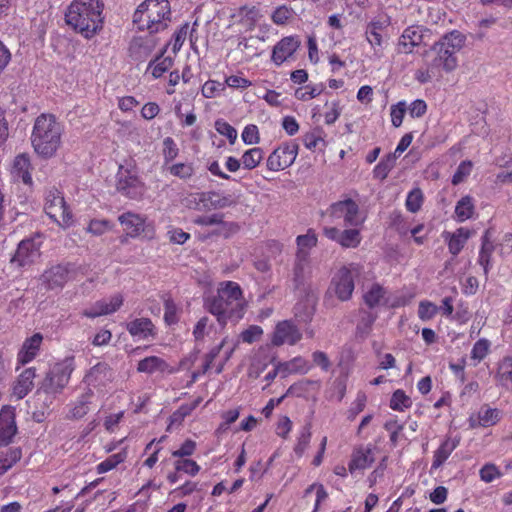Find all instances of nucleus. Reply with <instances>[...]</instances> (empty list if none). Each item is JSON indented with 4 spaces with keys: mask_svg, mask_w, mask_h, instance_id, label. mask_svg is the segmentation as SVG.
Listing matches in <instances>:
<instances>
[{
    "mask_svg": "<svg viewBox=\"0 0 512 512\" xmlns=\"http://www.w3.org/2000/svg\"><path fill=\"white\" fill-rule=\"evenodd\" d=\"M466 36L459 30H452L444 34L431 46L435 53L434 58L425 66L420 67L414 73V79L420 84L431 82L441 77V70L451 73L458 67L457 54L463 49Z\"/></svg>",
    "mask_w": 512,
    "mask_h": 512,
    "instance_id": "obj_1",
    "label": "nucleus"
},
{
    "mask_svg": "<svg viewBox=\"0 0 512 512\" xmlns=\"http://www.w3.org/2000/svg\"><path fill=\"white\" fill-rule=\"evenodd\" d=\"M204 305L221 326H225L229 320H241L246 309L242 289L234 281L221 282L216 295L207 298Z\"/></svg>",
    "mask_w": 512,
    "mask_h": 512,
    "instance_id": "obj_2",
    "label": "nucleus"
},
{
    "mask_svg": "<svg viewBox=\"0 0 512 512\" xmlns=\"http://www.w3.org/2000/svg\"><path fill=\"white\" fill-rule=\"evenodd\" d=\"M104 4L101 0H73L65 13L67 25L90 39L103 26Z\"/></svg>",
    "mask_w": 512,
    "mask_h": 512,
    "instance_id": "obj_3",
    "label": "nucleus"
},
{
    "mask_svg": "<svg viewBox=\"0 0 512 512\" xmlns=\"http://www.w3.org/2000/svg\"><path fill=\"white\" fill-rule=\"evenodd\" d=\"M63 124L50 113H42L33 124L30 140L34 152L41 158L56 155L62 143Z\"/></svg>",
    "mask_w": 512,
    "mask_h": 512,
    "instance_id": "obj_4",
    "label": "nucleus"
},
{
    "mask_svg": "<svg viewBox=\"0 0 512 512\" xmlns=\"http://www.w3.org/2000/svg\"><path fill=\"white\" fill-rule=\"evenodd\" d=\"M171 6L168 0H144L133 14L138 30L156 34L166 30L171 23Z\"/></svg>",
    "mask_w": 512,
    "mask_h": 512,
    "instance_id": "obj_5",
    "label": "nucleus"
},
{
    "mask_svg": "<svg viewBox=\"0 0 512 512\" xmlns=\"http://www.w3.org/2000/svg\"><path fill=\"white\" fill-rule=\"evenodd\" d=\"M359 263H348L339 267L332 276L327 295H335L340 301H348L355 289L354 280L362 273Z\"/></svg>",
    "mask_w": 512,
    "mask_h": 512,
    "instance_id": "obj_6",
    "label": "nucleus"
},
{
    "mask_svg": "<svg viewBox=\"0 0 512 512\" xmlns=\"http://www.w3.org/2000/svg\"><path fill=\"white\" fill-rule=\"evenodd\" d=\"M75 369L74 357H66L55 363L40 382L38 392L56 395L69 383L72 372Z\"/></svg>",
    "mask_w": 512,
    "mask_h": 512,
    "instance_id": "obj_7",
    "label": "nucleus"
},
{
    "mask_svg": "<svg viewBox=\"0 0 512 512\" xmlns=\"http://www.w3.org/2000/svg\"><path fill=\"white\" fill-rule=\"evenodd\" d=\"M412 295L404 293L392 294L379 283H373L367 287L363 294L364 303L370 308H399L407 305Z\"/></svg>",
    "mask_w": 512,
    "mask_h": 512,
    "instance_id": "obj_8",
    "label": "nucleus"
},
{
    "mask_svg": "<svg viewBox=\"0 0 512 512\" xmlns=\"http://www.w3.org/2000/svg\"><path fill=\"white\" fill-rule=\"evenodd\" d=\"M116 189L130 199L142 197L145 191L144 183L138 176L137 169L132 164L119 165L116 174Z\"/></svg>",
    "mask_w": 512,
    "mask_h": 512,
    "instance_id": "obj_9",
    "label": "nucleus"
},
{
    "mask_svg": "<svg viewBox=\"0 0 512 512\" xmlns=\"http://www.w3.org/2000/svg\"><path fill=\"white\" fill-rule=\"evenodd\" d=\"M44 208L46 214L60 227L68 228L73 224V215L58 189L47 190Z\"/></svg>",
    "mask_w": 512,
    "mask_h": 512,
    "instance_id": "obj_10",
    "label": "nucleus"
},
{
    "mask_svg": "<svg viewBox=\"0 0 512 512\" xmlns=\"http://www.w3.org/2000/svg\"><path fill=\"white\" fill-rule=\"evenodd\" d=\"M327 214L333 221L343 220L347 227H359L366 219L359 205L350 198L332 203L327 209Z\"/></svg>",
    "mask_w": 512,
    "mask_h": 512,
    "instance_id": "obj_11",
    "label": "nucleus"
},
{
    "mask_svg": "<svg viewBox=\"0 0 512 512\" xmlns=\"http://www.w3.org/2000/svg\"><path fill=\"white\" fill-rule=\"evenodd\" d=\"M115 378V372L109 364L99 362L92 366L84 377L88 389L96 390L99 394H105L106 386Z\"/></svg>",
    "mask_w": 512,
    "mask_h": 512,
    "instance_id": "obj_12",
    "label": "nucleus"
},
{
    "mask_svg": "<svg viewBox=\"0 0 512 512\" xmlns=\"http://www.w3.org/2000/svg\"><path fill=\"white\" fill-rule=\"evenodd\" d=\"M391 21L388 16H378L373 18L365 28V38L370 44L374 54L381 56L384 49V32L390 26Z\"/></svg>",
    "mask_w": 512,
    "mask_h": 512,
    "instance_id": "obj_13",
    "label": "nucleus"
},
{
    "mask_svg": "<svg viewBox=\"0 0 512 512\" xmlns=\"http://www.w3.org/2000/svg\"><path fill=\"white\" fill-rule=\"evenodd\" d=\"M427 29L422 25H410L406 27L396 44V51L399 54H410L421 45L424 33Z\"/></svg>",
    "mask_w": 512,
    "mask_h": 512,
    "instance_id": "obj_14",
    "label": "nucleus"
},
{
    "mask_svg": "<svg viewBox=\"0 0 512 512\" xmlns=\"http://www.w3.org/2000/svg\"><path fill=\"white\" fill-rule=\"evenodd\" d=\"M323 234L326 238L336 242L342 248H356L360 245L362 236L356 227L340 230L336 227H324Z\"/></svg>",
    "mask_w": 512,
    "mask_h": 512,
    "instance_id": "obj_15",
    "label": "nucleus"
},
{
    "mask_svg": "<svg viewBox=\"0 0 512 512\" xmlns=\"http://www.w3.org/2000/svg\"><path fill=\"white\" fill-rule=\"evenodd\" d=\"M297 157V146L283 144L276 148L267 159V168L270 171H280L291 166Z\"/></svg>",
    "mask_w": 512,
    "mask_h": 512,
    "instance_id": "obj_16",
    "label": "nucleus"
},
{
    "mask_svg": "<svg viewBox=\"0 0 512 512\" xmlns=\"http://www.w3.org/2000/svg\"><path fill=\"white\" fill-rule=\"evenodd\" d=\"M302 338L301 331L289 320L279 322L273 332L271 342L274 346L295 345Z\"/></svg>",
    "mask_w": 512,
    "mask_h": 512,
    "instance_id": "obj_17",
    "label": "nucleus"
},
{
    "mask_svg": "<svg viewBox=\"0 0 512 512\" xmlns=\"http://www.w3.org/2000/svg\"><path fill=\"white\" fill-rule=\"evenodd\" d=\"M301 45L298 36H287L278 41L272 50L271 60L276 66H281L291 59Z\"/></svg>",
    "mask_w": 512,
    "mask_h": 512,
    "instance_id": "obj_18",
    "label": "nucleus"
},
{
    "mask_svg": "<svg viewBox=\"0 0 512 512\" xmlns=\"http://www.w3.org/2000/svg\"><path fill=\"white\" fill-rule=\"evenodd\" d=\"M123 304V297L115 294L110 298L101 299L95 302L91 307L82 311V315L87 318H96L116 312Z\"/></svg>",
    "mask_w": 512,
    "mask_h": 512,
    "instance_id": "obj_19",
    "label": "nucleus"
},
{
    "mask_svg": "<svg viewBox=\"0 0 512 512\" xmlns=\"http://www.w3.org/2000/svg\"><path fill=\"white\" fill-rule=\"evenodd\" d=\"M17 433L15 411L11 406H3L0 410V446L10 444Z\"/></svg>",
    "mask_w": 512,
    "mask_h": 512,
    "instance_id": "obj_20",
    "label": "nucleus"
},
{
    "mask_svg": "<svg viewBox=\"0 0 512 512\" xmlns=\"http://www.w3.org/2000/svg\"><path fill=\"white\" fill-rule=\"evenodd\" d=\"M374 461V448L372 445L356 447L351 454L348 470L351 474L357 471H364L369 468Z\"/></svg>",
    "mask_w": 512,
    "mask_h": 512,
    "instance_id": "obj_21",
    "label": "nucleus"
},
{
    "mask_svg": "<svg viewBox=\"0 0 512 512\" xmlns=\"http://www.w3.org/2000/svg\"><path fill=\"white\" fill-rule=\"evenodd\" d=\"M156 39L149 36H135L129 44V55L135 61H145L156 47Z\"/></svg>",
    "mask_w": 512,
    "mask_h": 512,
    "instance_id": "obj_22",
    "label": "nucleus"
},
{
    "mask_svg": "<svg viewBox=\"0 0 512 512\" xmlns=\"http://www.w3.org/2000/svg\"><path fill=\"white\" fill-rule=\"evenodd\" d=\"M42 341L43 336L41 333H35L31 337L25 339L17 354V364L25 365L33 361L39 354ZM18 367L19 366H17V368Z\"/></svg>",
    "mask_w": 512,
    "mask_h": 512,
    "instance_id": "obj_23",
    "label": "nucleus"
},
{
    "mask_svg": "<svg viewBox=\"0 0 512 512\" xmlns=\"http://www.w3.org/2000/svg\"><path fill=\"white\" fill-rule=\"evenodd\" d=\"M39 255V245L34 240L26 239L19 243L13 261L25 266L34 262Z\"/></svg>",
    "mask_w": 512,
    "mask_h": 512,
    "instance_id": "obj_24",
    "label": "nucleus"
},
{
    "mask_svg": "<svg viewBox=\"0 0 512 512\" xmlns=\"http://www.w3.org/2000/svg\"><path fill=\"white\" fill-rule=\"evenodd\" d=\"M502 415V411L498 408L483 405L477 412L476 419L470 418V426L473 428L477 426L484 428L494 426L501 420Z\"/></svg>",
    "mask_w": 512,
    "mask_h": 512,
    "instance_id": "obj_25",
    "label": "nucleus"
},
{
    "mask_svg": "<svg viewBox=\"0 0 512 512\" xmlns=\"http://www.w3.org/2000/svg\"><path fill=\"white\" fill-rule=\"evenodd\" d=\"M42 279L48 289H61L69 280L68 268L63 265L53 266L44 272V274L42 275Z\"/></svg>",
    "mask_w": 512,
    "mask_h": 512,
    "instance_id": "obj_26",
    "label": "nucleus"
},
{
    "mask_svg": "<svg viewBox=\"0 0 512 512\" xmlns=\"http://www.w3.org/2000/svg\"><path fill=\"white\" fill-rule=\"evenodd\" d=\"M35 377L36 371L33 367L26 368L19 374L13 385V395L18 400L23 399L32 390Z\"/></svg>",
    "mask_w": 512,
    "mask_h": 512,
    "instance_id": "obj_27",
    "label": "nucleus"
},
{
    "mask_svg": "<svg viewBox=\"0 0 512 512\" xmlns=\"http://www.w3.org/2000/svg\"><path fill=\"white\" fill-rule=\"evenodd\" d=\"M127 331L137 340H145L155 335V326L149 318H137L126 325Z\"/></svg>",
    "mask_w": 512,
    "mask_h": 512,
    "instance_id": "obj_28",
    "label": "nucleus"
},
{
    "mask_svg": "<svg viewBox=\"0 0 512 512\" xmlns=\"http://www.w3.org/2000/svg\"><path fill=\"white\" fill-rule=\"evenodd\" d=\"M118 220L130 237H137L145 229V219L139 214L126 212L121 214Z\"/></svg>",
    "mask_w": 512,
    "mask_h": 512,
    "instance_id": "obj_29",
    "label": "nucleus"
},
{
    "mask_svg": "<svg viewBox=\"0 0 512 512\" xmlns=\"http://www.w3.org/2000/svg\"><path fill=\"white\" fill-rule=\"evenodd\" d=\"M11 173L15 180L22 181L27 185L32 184L29 157L25 154L16 156L12 165Z\"/></svg>",
    "mask_w": 512,
    "mask_h": 512,
    "instance_id": "obj_30",
    "label": "nucleus"
},
{
    "mask_svg": "<svg viewBox=\"0 0 512 512\" xmlns=\"http://www.w3.org/2000/svg\"><path fill=\"white\" fill-rule=\"evenodd\" d=\"M497 386L512 391V357L506 356L499 363L495 374Z\"/></svg>",
    "mask_w": 512,
    "mask_h": 512,
    "instance_id": "obj_31",
    "label": "nucleus"
},
{
    "mask_svg": "<svg viewBox=\"0 0 512 512\" xmlns=\"http://www.w3.org/2000/svg\"><path fill=\"white\" fill-rule=\"evenodd\" d=\"M460 440L458 438L447 437L438 449L434 452L432 469H438L449 458L451 453L458 447Z\"/></svg>",
    "mask_w": 512,
    "mask_h": 512,
    "instance_id": "obj_32",
    "label": "nucleus"
},
{
    "mask_svg": "<svg viewBox=\"0 0 512 512\" xmlns=\"http://www.w3.org/2000/svg\"><path fill=\"white\" fill-rule=\"evenodd\" d=\"M470 236V230L464 227L458 228L454 233H446L445 239L448 241L449 252L453 256L458 255L464 248Z\"/></svg>",
    "mask_w": 512,
    "mask_h": 512,
    "instance_id": "obj_33",
    "label": "nucleus"
},
{
    "mask_svg": "<svg viewBox=\"0 0 512 512\" xmlns=\"http://www.w3.org/2000/svg\"><path fill=\"white\" fill-rule=\"evenodd\" d=\"M93 397L94 391L92 389H87L75 402L71 404L68 417L71 419H80L84 417L89 411V404L92 402Z\"/></svg>",
    "mask_w": 512,
    "mask_h": 512,
    "instance_id": "obj_34",
    "label": "nucleus"
},
{
    "mask_svg": "<svg viewBox=\"0 0 512 512\" xmlns=\"http://www.w3.org/2000/svg\"><path fill=\"white\" fill-rule=\"evenodd\" d=\"M310 273V257H306L305 254H296L293 267V281L296 287L303 285Z\"/></svg>",
    "mask_w": 512,
    "mask_h": 512,
    "instance_id": "obj_35",
    "label": "nucleus"
},
{
    "mask_svg": "<svg viewBox=\"0 0 512 512\" xmlns=\"http://www.w3.org/2000/svg\"><path fill=\"white\" fill-rule=\"evenodd\" d=\"M168 368L167 362L158 356H148L140 360L137 365V371L140 373L153 374L155 372H164Z\"/></svg>",
    "mask_w": 512,
    "mask_h": 512,
    "instance_id": "obj_36",
    "label": "nucleus"
},
{
    "mask_svg": "<svg viewBox=\"0 0 512 512\" xmlns=\"http://www.w3.org/2000/svg\"><path fill=\"white\" fill-rule=\"evenodd\" d=\"M261 14L255 6H242L233 14V18L243 25L252 28L260 19Z\"/></svg>",
    "mask_w": 512,
    "mask_h": 512,
    "instance_id": "obj_37",
    "label": "nucleus"
},
{
    "mask_svg": "<svg viewBox=\"0 0 512 512\" xmlns=\"http://www.w3.org/2000/svg\"><path fill=\"white\" fill-rule=\"evenodd\" d=\"M454 213H455V219L458 222H464V221L472 218L475 213L474 199L469 195L462 197L456 203Z\"/></svg>",
    "mask_w": 512,
    "mask_h": 512,
    "instance_id": "obj_38",
    "label": "nucleus"
},
{
    "mask_svg": "<svg viewBox=\"0 0 512 512\" xmlns=\"http://www.w3.org/2000/svg\"><path fill=\"white\" fill-rule=\"evenodd\" d=\"M281 367L284 369V377L289 374H306L310 369V363L301 356L294 357L293 359L282 362Z\"/></svg>",
    "mask_w": 512,
    "mask_h": 512,
    "instance_id": "obj_39",
    "label": "nucleus"
},
{
    "mask_svg": "<svg viewBox=\"0 0 512 512\" xmlns=\"http://www.w3.org/2000/svg\"><path fill=\"white\" fill-rule=\"evenodd\" d=\"M318 237L313 229H308L306 234L298 235L296 238V254H305L309 257V251L317 245Z\"/></svg>",
    "mask_w": 512,
    "mask_h": 512,
    "instance_id": "obj_40",
    "label": "nucleus"
},
{
    "mask_svg": "<svg viewBox=\"0 0 512 512\" xmlns=\"http://www.w3.org/2000/svg\"><path fill=\"white\" fill-rule=\"evenodd\" d=\"M22 457L20 448H10L0 455V477L12 468Z\"/></svg>",
    "mask_w": 512,
    "mask_h": 512,
    "instance_id": "obj_41",
    "label": "nucleus"
},
{
    "mask_svg": "<svg viewBox=\"0 0 512 512\" xmlns=\"http://www.w3.org/2000/svg\"><path fill=\"white\" fill-rule=\"evenodd\" d=\"M263 157V150L259 147H254L244 152L241 162L245 169L252 170L261 163Z\"/></svg>",
    "mask_w": 512,
    "mask_h": 512,
    "instance_id": "obj_42",
    "label": "nucleus"
},
{
    "mask_svg": "<svg viewBox=\"0 0 512 512\" xmlns=\"http://www.w3.org/2000/svg\"><path fill=\"white\" fill-rule=\"evenodd\" d=\"M172 66L173 60L171 57H157L149 63L147 71H150L153 78L157 79L167 72Z\"/></svg>",
    "mask_w": 512,
    "mask_h": 512,
    "instance_id": "obj_43",
    "label": "nucleus"
},
{
    "mask_svg": "<svg viewBox=\"0 0 512 512\" xmlns=\"http://www.w3.org/2000/svg\"><path fill=\"white\" fill-rule=\"evenodd\" d=\"M389 406L394 411L403 412L412 406V400L404 390L397 389L391 396Z\"/></svg>",
    "mask_w": 512,
    "mask_h": 512,
    "instance_id": "obj_44",
    "label": "nucleus"
},
{
    "mask_svg": "<svg viewBox=\"0 0 512 512\" xmlns=\"http://www.w3.org/2000/svg\"><path fill=\"white\" fill-rule=\"evenodd\" d=\"M423 201V192L420 188L416 187L408 193L405 201V207L409 212L416 213L421 209Z\"/></svg>",
    "mask_w": 512,
    "mask_h": 512,
    "instance_id": "obj_45",
    "label": "nucleus"
},
{
    "mask_svg": "<svg viewBox=\"0 0 512 512\" xmlns=\"http://www.w3.org/2000/svg\"><path fill=\"white\" fill-rule=\"evenodd\" d=\"M311 439V426L310 424L304 425L297 437V442L294 447V452L298 457H301L307 449Z\"/></svg>",
    "mask_w": 512,
    "mask_h": 512,
    "instance_id": "obj_46",
    "label": "nucleus"
},
{
    "mask_svg": "<svg viewBox=\"0 0 512 512\" xmlns=\"http://www.w3.org/2000/svg\"><path fill=\"white\" fill-rule=\"evenodd\" d=\"M213 328V323H211L209 317L203 316L201 317L193 328V336L195 341L201 342L204 338L209 335L210 331Z\"/></svg>",
    "mask_w": 512,
    "mask_h": 512,
    "instance_id": "obj_47",
    "label": "nucleus"
},
{
    "mask_svg": "<svg viewBox=\"0 0 512 512\" xmlns=\"http://www.w3.org/2000/svg\"><path fill=\"white\" fill-rule=\"evenodd\" d=\"M167 170L172 176L182 180L189 179L194 174V166L192 163H175L170 165Z\"/></svg>",
    "mask_w": 512,
    "mask_h": 512,
    "instance_id": "obj_48",
    "label": "nucleus"
},
{
    "mask_svg": "<svg viewBox=\"0 0 512 512\" xmlns=\"http://www.w3.org/2000/svg\"><path fill=\"white\" fill-rule=\"evenodd\" d=\"M213 209H223L234 206L238 203V196L234 194H224L212 191Z\"/></svg>",
    "mask_w": 512,
    "mask_h": 512,
    "instance_id": "obj_49",
    "label": "nucleus"
},
{
    "mask_svg": "<svg viewBox=\"0 0 512 512\" xmlns=\"http://www.w3.org/2000/svg\"><path fill=\"white\" fill-rule=\"evenodd\" d=\"M125 460V455L123 453H116L109 456L104 461L100 462L96 466V471L98 474H103L113 470L117 465L122 463Z\"/></svg>",
    "mask_w": 512,
    "mask_h": 512,
    "instance_id": "obj_50",
    "label": "nucleus"
},
{
    "mask_svg": "<svg viewBox=\"0 0 512 512\" xmlns=\"http://www.w3.org/2000/svg\"><path fill=\"white\" fill-rule=\"evenodd\" d=\"M323 92L322 85H307L295 91V97L301 101H309Z\"/></svg>",
    "mask_w": 512,
    "mask_h": 512,
    "instance_id": "obj_51",
    "label": "nucleus"
},
{
    "mask_svg": "<svg viewBox=\"0 0 512 512\" xmlns=\"http://www.w3.org/2000/svg\"><path fill=\"white\" fill-rule=\"evenodd\" d=\"M439 312V307L428 300H422L418 306V317L422 321L431 320Z\"/></svg>",
    "mask_w": 512,
    "mask_h": 512,
    "instance_id": "obj_52",
    "label": "nucleus"
},
{
    "mask_svg": "<svg viewBox=\"0 0 512 512\" xmlns=\"http://www.w3.org/2000/svg\"><path fill=\"white\" fill-rule=\"evenodd\" d=\"M174 467L177 472H184L190 476H196L201 469L196 461L188 458L175 461Z\"/></svg>",
    "mask_w": 512,
    "mask_h": 512,
    "instance_id": "obj_53",
    "label": "nucleus"
},
{
    "mask_svg": "<svg viewBox=\"0 0 512 512\" xmlns=\"http://www.w3.org/2000/svg\"><path fill=\"white\" fill-rule=\"evenodd\" d=\"M489 348L490 342L486 339H479L475 342L471 350V359L475 361V365L487 356Z\"/></svg>",
    "mask_w": 512,
    "mask_h": 512,
    "instance_id": "obj_54",
    "label": "nucleus"
},
{
    "mask_svg": "<svg viewBox=\"0 0 512 512\" xmlns=\"http://www.w3.org/2000/svg\"><path fill=\"white\" fill-rule=\"evenodd\" d=\"M294 16V11L292 8L282 5L277 7L271 16V19L276 25H284L288 23L290 19Z\"/></svg>",
    "mask_w": 512,
    "mask_h": 512,
    "instance_id": "obj_55",
    "label": "nucleus"
},
{
    "mask_svg": "<svg viewBox=\"0 0 512 512\" xmlns=\"http://www.w3.org/2000/svg\"><path fill=\"white\" fill-rule=\"evenodd\" d=\"M113 223L106 219H93L90 221L87 231L95 236H100L113 228Z\"/></svg>",
    "mask_w": 512,
    "mask_h": 512,
    "instance_id": "obj_56",
    "label": "nucleus"
},
{
    "mask_svg": "<svg viewBox=\"0 0 512 512\" xmlns=\"http://www.w3.org/2000/svg\"><path fill=\"white\" fill-rule=\"evenodd\" d=\"M215 129L219 134L225 136L230 144H234L237 139V130L232 125L223 119H218L215 121Z\"/></svg>",
    "mask_w": 512,
    "mask_h": 512,
    "instance_id": "obj_57",
    "label": "nucleus"
},
{
    "mask_svg": "<svg viewBox=\"0 0 512 512\" xmlns=\"http://www.w3.org/2000/svg\"><path fill=\"white\" fill-rule=\"evenodd\" d=\"M193 199L198 200L197 206H191L198 211H210L213 209V196L211 192H200L193 194Z\"/></svg>",
    "mask_w": 512,
    "mask_h": 512,
    "instance_id": "obj_58",
    "label": "nucleus"
},
{
    "mask_svg": "<svg viewBox=\"0 0 512 512\" xmlns=\"http://www.w3.org/2000/svg\"><path fill=\"white\" fill-rule=\"evenodd\" d=\"M366 402H367V396H366L365 392L358 391L355 400L352 402V404L347 412L348 419L354 420L356 418V416L364 410V408L366 406Z\"/></svg>",
    "mask_w": 512,
    "mask_h": 512,
    "instance_id": "obj_59",
    "label": "nucleus"
},
{
    "mask_svg": "<svg viewBox=\"0 0 512 512\" xmlns=\"http://www.w3.org/2000/svg\"><path fill=\"white\" fill-rule=\"evenodd\" d=\"M179 154V149L174 139L166 137L163 140V158L164 163L167 165L172 162Z\"/></svg>",
    "mask_w": 512,
    "mask_h": 512,
    "instance_id": "obj_60",
    "label": "nucleus"
},
{
    "mask_svg": "<svg viewBox=\"0 0 512 512\" xmlns=\"http://www.w3.org/2000/svg\"><path fill=\"white\" fill-rule=\"evenodd\" d=\"M225 90V84L215 80H208L204 83L201 93L205 98H214Z\"/></svg>",
    "mask_w": 512,
    "mask_h": 512,
    "instance_id": "obj_61",
    "label": "nucleus"
},
{
    "mask_svg": "<svg viewBox=\"0 0 512 512\" xmlns=\"http://www.w3.org/2000/svg\"><path fill=\"white\" fill-rule=\"evenodd\" d=\"M472 167L473 164L470 160L462 161L452 177V184L458 185L462 183L470 175Z\"/></svg>",
    "mask_w": 512,
    "mask_h": 512,
    "instance_id": "obj_62",
    "label": "nucleus"
},
{
    "mask_svg": "<svg viewBox=\"0 0 512 512\" xmlns=\"http://www.w3.org/2000/svg\"><path fill=\"white\" fill-rule=\"evenodd\" d=\"M406 110L407 105L405 101H399L397 104L391 106L390 116L394 127L401 126Z\"/></svg>",
    "mask_w": 512,
    "mask_h": 512,
    "instance_id": "obj_63",
    "label": "nucleus"
},
{
    "mask_svg": "<svg viewBox=\"0 0 512 512\" xmlns=\"http://www.w3.org/2000/svg\"><path fill=\"white\" fill-rule=\"evenodd\" d=\"M241 138L247 145L257 144L260 141L258 127L254 124L245 126L242 131Z\"/></svg>",
    "mask_w": 512,
    "mask_h": 512,
    "instance_id": "obj_64",
    "label": "nucleus"
}]
</instances>
